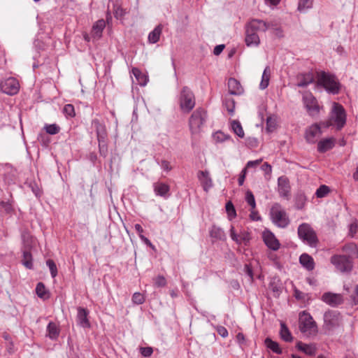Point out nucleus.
I'll return each mask as SVG.
<instances>
[{
	"label": "nucleus",
	"mask_w": 358,
	"mask_h": 358,
	"mask_svg": "<svg viewBox=\"0 0 358 358\" xmlns=\"http://www.w3.org/2000/svg\"><path fill=\"white\" fill-rule=\"evenodd\" d=\"M272 23L262 20L252 19L245 24V42L248 46L258 45L260 43L258 31H266L272 26Z\"/></svg>",
	"instance_id": "obj_1"
},
{
	"label": "nucleus",
	"mask_w": 358,
	"mask_h": 358,
	"mask_svg": "<svg viewBox=\"0 0 358 358\" xmlns=\"http://www.w3.org/2000/svg\"><path fill=\"white\" fill-rule=\"evenodd\" d=\"M316 85L323 87L327 92L338 94L341 89V84L337 77L329 72L320 71L316 72Z\"/></svg>",
	"instance_id": "obj_2"
},
{
	"label": "nucleus",
	"mask_w": 358,
	"mask_h": 358,
	"mask_svg": "<svg viewBox=\"0 0 358 358\" xmlns=\"http://www.w3.org/2000/svg\"><path fill=\"white\" fill-rule=\"evenodd\" d=\"M299 329L307 337H315L318 334V327L311 315L306 310L299 314Z\"/></svg>",
	"instance_id": "obj_3"
},
{
	"label": "nucleus",
	"mask_w": 358,
	"mask_h": 358,
	"mask_svg": "<svg viewBox=\"0 0 358 358\" xmlns=\"http://www.w3.org/2000/svg\"><path fill=\"white\" fill-rule=\"evenodd\" d=\"M346 119L347 115L344 107L341 104L334 102L333 104L331 117L326 122H323L322 124L326 127L334 125L336 126V129L340 131L345 125Z\"/></svg>",
	"instance_id": "obj_4"
},
{
	"label": "nucleus",
	"mask_w": 358,
	"mask_h": 358,
	"mask_svg": "<svg viewBox=\"0 0 358 358\" xmlns=\"http://www.w3.org/2000/svg\"><path fill=\"white\" fill-rule=\"evenodd\" d=\"M178 103L180 110L189 113L196 105V99L193 92L187 86H184L179 94Z\"/></svg>",
	"instance_id": "obj_5"
},
{
	"label": "nucleus",
	"mask_w": 358,
	"mask_h": 358,
	"mask_svg": "<svg viewBox=\"0 0 358 358\" xmlns=\"http://www.w3.org/2000/svg\"><path fill=\"white\" fill-rule=\"evenodd\" d=\"M269 215L272 222L278 227L285 228L290 223L287 213L280 203H275L271 206Z\"/></svg>",
	"instance_id": "obj_6"
},
{
	"label": "nucleus",
	"mask_w": 358,
	"mask_h": 358,
	"mask_svg": "<svg viewBox=\"0 0 358 358\" xmlns=\"http://www.w3.org/2000/svg\"><path fill=\"white\" fill-rule=\"evenodd\" d=\"M207 117V112L203 108H196L189 118V127L192 135L201 132Z\"/></svg>",
	"instance_id": "obj_7"
},
{
	"label": "nucleus",
	"mask_w": 358,
	"mask_h": 358,
	"mask_svg": "<svg viewBox=\"0 0 358 358\" xmlns=\"http://www.w3.org/2000/svg\"><path fill=\"white\" fill-rule=\"evenodd\" d=\"M299 238L312 248H316L319 243L317 234L313 227L307 223H303L298 227Z\"/></svg>",
	"instance_id": "obj_8"
},
{
	"label": "nucleus",
	"mask_w": 358,
	"mask_h": 358,
	"mask_svg": "<svg viewBox=\"0 0 358 358\" xmlns=\"http://www.w3.org/2000/svg\"><path fill=\"white\" fill-rule=\"evenodd\" d=\"M92 124L95 127L97 139L99 141V148L100 155L106 157L108 153L107 138L108 134L106 126L100 122L99 120H94Z\"/></svg>",
	"instance_id": "obj_9"
},
{
	"label": "nucleus",
	"mask_w": 358,
	"mask_h": 358,
	"mask_svg": "<svg viewBox=\"0 0 358 358\" xmlns=\"http://www.w3.org/2000/svg\"><path fill=\"white\" fill-rule=\"evenodd\" d=\"M302 100L304 106L309 114L312 117L319 115L322 106H320L316 97L309 91H305L302 93Z\"/></svg>",
	"instance_id": "obj_10"
},
{
	"label": "nucleus",
	"mask_w": 358,
	"mask_h": 358,
	"mask_svg": "<svg viewBox=\"0 0 358 358\" xmlns=\"http://www.w3.org/2000/svg\"><path fill=\"white\" fill-rule=\"evenodd\" d=\"M331 263L341 273H350L353 268V262L346 255H334L330 259Z\"/></svg>",
	"instance_id": "obj_11"
},
{
	"label": "nucleus",
	"mask_w": 358,
	"mask_h": 358,
	"mask_svg": "<svg viewBox=\"0 0 358 358\" xmlns=\"http://www.w3.org/2000/svg\"><path fill=\"white\" fill-rule=\"evenodd\" d=\"M105 27L106 22L103 19L96 21L92 25L90 34L85 33L83 34L84 39L87 42L91 40L97 41L100 39Z\"/></svg>",
	"instance_id": "obj_12"
},
{
	"label": "nucleus",
	"mask_w": 358,
	"mask_h": 358,
	"mask_svg": "<svg viewBox=\"0 0 358 358\" xmlns=\"http://www.w3.org/2000/svg\"><path fill=\"white\" fill-rule=\"evenodd\" d=\"M341 314L338 311L329 310L324 315V327L328 330H331L340 325Z\"/></svg>",
	"instance_id": "obj_13"
},
{
	"label": "nucleus",
	"mask_w": 358,
	"mask_h": 358,
	"mask_svg": "<svg viewBox=\"0 0 358 358\" xmlns=\"http://www.w3.org/2000/svg\"><path fill=\"white\" fill-rule=\"evenodd\" d=\"M0 89L2 92L8 95L16 94L20 89V85L15 78L10 77L2 80L0 83Z\"/></svg>",
	"instance_id": "obj_14"
},
{
	"label": "nucleus",
	"mask_w": 358,
	"mask_h": 358,
	"mask_svg": "<svg viewBox=\"0 0 358 358\" xmlns=\"http://www.w3.org/2000/svg\"><path fill=\"white\" fill-rule=\"evenodd\" d=\"M291 185L289 178L285 176H282L278 179V192L280 197L285 200H289L291 198Z\"/></svg>",
	"instance_id": "obj_15"
},
{
	"label": "nucleus",
	"mask_w": 358,
	"mask_h": 358,
	"mask_svg": "<svg viewBox=\"0 0 358 358\" xmlns=\"http://www.w3.org/2000/svg\"><path fill=\"white\" fill-rule=\"evenodd\" d=\"M262 238L264 244L268 249L273 251H277L280 249L281 244L279 240L270 230L265 229L262 232Z\"/></svg>",
	"instance_id": "obj_16"
},
{
	"label": "nucleus",
	"mask_w": 358,
	"mask_h": 358,
	"mask_svg": "<svg viewBox=\"0 0 358 358\" xmlns=\"http://www.w3.org/2000/svg\"><path fill=\"white\" fill-rule=\"evenodd\" d=\"M322 134L320 124L315 123L308 127L304 134L305 139L309 143H315L317 141L316 137Z\"/></svg>",
	"instance_id": "obj_17"
},
{
	"label": "nucleus",
	"mask_w": 358,
	"mask_h": 358,
	"mask_svg": "<svg viewBox=\"0 0 358 358\" xmlns=\"http://www.w3.org/2000/svg\"><path fill=\"white\" fill-rule=\"evenodd\" d=\"M230 236L232 240L239 245H247L251 239L250 234L248 231L241 230L237 234L234 227L230 229Z\"/></svg>",
	"instance_id": "obj_18"
},
{
	"label": "nucleus",
	"mask_w": 358,
	"mask_h": 358,
	"mask_svg": "<svg viewBox=\"0 0 358 358\" xmlns=\"http://www.w3.org/2000/svg\"><path fill=\"white\" fill-rule=\"evenodd\" d=\"M321 299L322 301L331 306H337L343 303V297L342 294L329 292L324 293Z\"/></svg>",
	"instance_id": "obj_19"
},
{
	"label": "nucleus",
	"mask_w": 358,
	"mask_h": 358,
	"mask_svg": "<svg viewBox=\"0 0 358 358\" xmlns=\"http://www.w3.org/2000/svg\"><path fill=\"white\" fill-rule=\"evenodd\" d=\"M316 74L313 72L308 71L306 73H300L296 76V85L299 87H306L308 85L314 83L316 80Z\"/></svg>",
	"instance_id": "obj_20"
},
{
	"label": "nucleus",
	"mask_w": 358,
	"mask_h": 358,
	"mask_svg": "<svg viewBox=\"0 0 358 358\" xmlns=\"http://www.w3.org/2000/svg\"><path fill=\"white\" fill-rule=\"evenodd\" d=\"M197 178L201 183L203 189L208 192L213 187V181L208 171H199Z\"/></svg>",
	"instance_id": "obj_21"
},
{
	"label": "nucleus",
	"mask_w": 358,
	"mask_h": 358,
	"mask_svg": "<svg viewBox=\"0 0 358 358\" xmlns=\"http://www.w3.org/2000/svg\"><path fill=\"white\" fill-rule=\"evenodd\" d=\"M89 310L82 307L78 308V321L79 324L85 329L91 327V324L88 318Z\"/></svg>",
	"instance_id": "obj_22"
},
{
	"label": "nucleus",
	"mask_w": 358,
	"mask_h": 358,
	"mask_svg": "<svg viewBox=\"0 0 358 358\" xmlns=\"http://www.w3.org/2000/svg\"><path fill=\"white\" fill-rule=\"evenodd\" d=\"M336 143V139L333 137L324 138L317 143V151L320 153H324L331 150Z\"/></svg>",
	"instance_id": "obj_23"
},
{
	"label": "nucleus",
	"mask_w": 358,
	"mask_h": 358,
	"mask_svg": "<svg viewBox=\"0 0 358 358\" xmlns=\"http://www.w3.org/2000/svg\"><path fill=\"white\" fill-rule=\"evenodd\" d=\"M229 92L231 94L240 95L243 92V87L240 82L234 78H230L227 82Z\"/></svg>",
	"instance_id": "obj_24"
},
{
	"label": "nucleus",
	"mask_w": 358,
	"mask_h": 358,
	"mask_svg": "<svg viewBox=\"0 0 358 358\" xmlns=\"http://www.w3.org/2000/svg\"><path fill=\"white\" fill-rule=\"evenodd\" d=\"M342 251L348 257L354 260L358 258V246L355 243H348L342 247Z\"/></svg>",
	"instance_id": "obj_25"
},
{
	"label": "nucleus",
	"mask_w": 358,
	"mask_h": 358,
	"mask_svg": "<svg viewBox=\"0 0 358 358\" xmlns=\"http://www.w3.org/2000/svg\"><path fill=\"white\" fill-rule=\"evenodd\" d=\"M296 348L299 351L310 356H314L317 351L315 343L306 344L301 341H298L296 344Z\"/></svg>",
	"instance_id": "obj_26"
},
{
	"label": "nucleus",
	"mask_w": 358,
	"mask_h": 358,
	"mask_svg": "<svg viewBox=\"0 0 358 358\" xmlns=\"http://www.w3.org/2000/svg\"><path fill=\"white\" fill-rule=\"evenodd\" d=\"M299 262L308 271H312L315 268L314 259L307 253H303L300 256Z\"/></svg>",
	"instance_id": "obj_27"
},
{
	"label": "nucleus",
	"mask_w": 358,
	"mask_h": 358,
	"mask_svg": "<svg viewBox=\"0 0 358 358\" xmlns=\"http://www.w3.org/2000/svg\"><path fill=\"white\" fill-rule=\"evenodd\" d=\"M154 191L157 195L166 197L169 195L170 186L164 182H157L154 184Z\"/></svg>",
	"instance_id": "obj_28"
},
{
	"label": "nucleus",
	"mask_w": 358,
	"mask_h": 358,
	"mask_svg": "<svg viewBox=\"0 0 358 358\" xmlns=\"http://www.w3.org/2000/svg\"><path fill=\"white\" fill-rule=\"evenodd\" d=\"M294 206L297 210H303L307 202V196L303 192H298L294 198Z\"/></svg>",
	"instance_id": "obj_29"
},
{
	"label": "nucleus",
	"mask_w": 358,
	"mask_h": 358,
	"mask_svg": "<svg viewBox=\"0 0 358 358\" xmlns=\"http://www.w3.org/2000/svg\"><path fill=\"white\" fill-rule=\"evenodd\" d=\"M264 345L267 349L270 350L273 352L277 355H281L282 353V350L280 347V345L276 341H273L270 338H266L264 340Z\"/></svg>",
	"instance_id": "obj_30"
},
{
	"label": "nucleus",
	"mask_w": 358,
	"mask_h": 358,
	"mask_svg": "<svg viewBox=\"0 0 358 358\" xmlns=\"http://www.w3.org/2000/svg\"><path fill=\"white\" fill-rule=\"evenodd\" d=\"M131 72L136 78L140 85H145L148 81V77L146 74L143 73L139 69L134 67L131 69Z\"/></svg>",
	"instance_id": "obj_31"
},
{
	"label": "nucleus",
	"mask_w": 358,
	"mask_h": 358,
	"mask_svg": "<svg viewBox=\"0 0 358 358\" xmlns=\"http://www.w3.org/2000/svg\"><path fill=\"white\" fill-rule=\"evenodd\" d=\"M271 76V70L270 66H266L262 74V80L259 87L262 90L266 89L268 85Z\"/></svg>",
	"instance_id": "obj_32"
},
{
	"label": "nucleus",
	"mask_w": 358,
	"mask_h": 358,
	"mask_svg": "<svg viewBox=\"0 0 358 358\" xmlns=\"http://www.w3.org/2000/svg\"><path fill=\"white\" fill-rule=\"evenodd\" d=\"M36 293L37 296L43 300L48 299L50 297L49 292L45 287L44 284L41 282L36 285Z\"/></svg>",
	"instance_id": "obj_33"
},
{
	"label": "nucleus",
	"mask_w": 358,
	"mask_h": 358,
	"mask_svg": "<svg viewBox=\"0 0 358 358\" xmlns=\"http://www.w3.org/2000/svg\"><path fill=\"white\" fill-rule=\"evenodd\" d=\"M162 25H157L148 36V41L151 43H155L159 41L162 31Z\"/></svg>",
	"instance_id": "obj_34"
},
{
	"label": "nucleus",
	"mask_w": 358,
	"mask_h": 358,
	"mask_svg": "<svg viewBox=\"0 0 358 358\" xmlns=\"http://www.w3.org/2000/svg\"><path fill=\"white\" fill-rule=\"evenodd\" d=\"M280 338L285 342H292L293 341V336L285 323H281L280 324Z\"/></svg>",
	"instance_id": "obj_35"
},
{
	"label": "nucleus",
	"mask_w": 358,
	"mask_h": 358,
	"mask_svg": "<svg viewBox=\"0 0 358 358\" xmlns=\"http://www.w3.org/2000/svg\"><path fill=\"white\" fill-rule=\"evenodd\" d=\"M22 263L27 268H33L32 256L30 250L24 249Z\"/></svg>",
	"instance_id": "obj_36"
},
{
	"label": "nucleus",
	"mask_w": 358,
	"mask_h": 358,
	"mask_svg": "<svg viewBox=\"0 0 358 358\" xmlns=\"http://www.w3.org/2000/svg\"><path fill=\"white\" fill-rule=\"evenodd\" d=\"M22 239L24 249L30 250L35 244V239L29 233L24 232Z\"/></svg>",
	"instance_id": "obj_37"
},
{
	"label": "nucleus",
	"mask_w": 358,
	"mask_h": 358,
	"mask_svg": "<svg viewBox=\"0 0 358 358\" xmlns=\"http://www.w3.org/2000/svg\"><path fill=\"white\" fill-rule=\"evenodd\" d=\"M231 128L238 137L243 138L245 136L243 129L239 121L232 120L231 122Z\"/></svg>",
	"instance_id": "obj_38"
},
{
	"label": "nucleus",
	"mask_w": 358,
	"mask_h": 358,
	"mask_svg": "<svg viewBox=\"0 0 358 358\" xmlns=\"http://www.w3.org/2000/svg\"><path fill=\"white\" fill-rule=\"evenodd\" d=\"M48 336L51 339H55L59 335V330L55 323L50 322L47 327Z\"/></svg>",
	"instance_id": "obj_39"
},
{
	"label": "nucleus",
	"mask_w": 358,
	"mask_h": 358,
	"mask_svg": "<svg viewBox=\"0 0 358 358\" xmlns=\"http://www.w3.org/2000/svg\"><path fill=\"white\" fill-rule=\"evenodd\" d=\"M228 218L231 220L236 217V211L233 203L231 201L227 202L225 206Z\"/></svg>",
	"instance_id": "obj_40"
},
{
	"label": "nucleus",
	"mask_w": 358,
	"mask_h": 358,
	"mask_svg": "<svg viewBox=\"0 0 358 358\" xmlns=\"http://www.w3.org/2000/svg\"><path fill=\"white\" fill-rule=\"evenodd\" d=\"M331 192L330 188L326 185H322L316 190L315 196L317 198H323Z\"/></svg>",
	"instance_id": "obj_41"
},
{
	"label": "nucleus",
	"mask_w": 358,
	"mask_h": 358,
	"mask_svg": "<svg viewBox=\"0 0 358 358\" xmlns=\"http://www.w3.org/2000/svg\"><path fill=\"white\" fill-rule=\"evenodd\" d=\"M224 234V231L219 227L213 226L210 231V236L216 240H220L223 238Z\"/></svg>",
	"instance_id": "obj_42"
},
{
	"label": "nucleus",
	"mask_w": 358,
	"mask_h": 358,
	"mask_svg": "<svg viewBox=\"0 0 358 358\" xmlns=\"http://www.w3.org/2000/svg\"><path fill=\"white\" fill-rule=\"evenodd\" d=\"M224 105L229 114H233L235 110L236 103L232 98H225Z\"/></svg>",
	"instance_id": "obj_43"
},
{
	"label": "nucleus",
	"mask_w": 358,
	"mask_h": 358,
	"mask_svg": "<svg viewBox=\"0 0 358 358\" xmlns=\"http://www.w3.org/2000/svg\"><path fill=\"white\" fill-rule=\"evenodd\" d=\"M114 16L119 20H122L126 14V10L119 4L114 5L113 8Z\"/></svg>",
	"instance_id": "obj_44"
},
{
	"label": "nucleus",
	"mask_w": 358,
	"mask_h": 358,
	"mask_svg": "<svg viewBox=\"0 0 358 358\" xmlns=\"http://www.w3.org/2000/svg\"><path fill=\"white\" fill-rule=\"evenodd\" d=\"M44 129L45 130L47 134L50 135H55L59 132L60 127L56 124H45L44 126Z\"/></svg>",
	"instance_id": "obj_45"
},
{
	"label": "nucleus",
	"mask_w": 358,
	"mask_h": 358,
	"mask_svg": "<svg viewBox=\"0 0 358 358\" xmlns=\"http://www.w3.org/2000/svg\"><path fill=\"white\" fill-rule=\"evenodd\" d=\"M245 201L252 208H256L255 196L250 190H248L245 193Z\"/></svg>",
	"instance_id": "obj_46"
},
{
	"label": "nucleus",
	"mask_w": 358,
	"mask_h": 358,
	"mask_svg": "<svg viewBox=\"0 0 358 358\" xmlns=\"http://www.w3.org/2000/svg\"><path fill=\"white\" fill-rule=\"evenodd\" d=\"M145 299L143 294L135 292L132 296V301L134 303L141 305L144 303Z\"/></svg>",
	"instance_id": "obj_47"
},
{
	"label": "nucleus",
	"mask_w": 358,
	"mask_h": 358,
	"mask_svg": "<svg viewBox=\"0 0 358 358\" xmlns=\"http://www.w3.org/2000/svg\"><path fill=\"white\" fill-rule=\"evenodd\" d=\"M277 127V122L275 118L272 117H268L266 120V129L272 132Z\"/></svg>",
	"instance_id": "obj_48"
},
{
	"label": "nucleus",
	"mask_w": 358,
	"mask_h": 358,
	"mask_svg": "<svg viewBox=\"0 0 358 358\" xmlns=\"http://www.w3.org/2000/svg\"><path fill=\"white\" fill-rule=\"evenodd\" d=\"M46 265L50 269L52 277L55 278L57 274V269L55 262L52 259H48L46 261Z\"/></svg>",
	"instance_id": "obj_49"
},
{
	"label": "nucleus",
	"mask_w": 358,
	"mask_h": 358,
	"mask_svg": "<svg viewBox=\"0 0 358 358\" xmlns=\"http://www.w3.org/2000/svg\"><path fill=\"white\" fill-rule=\"evenodd\" d=\"M153 280L154 285L157 287H163L166 285V280L163 275H157Z\"/></svg>",
	"instance_id": "obj_50"
},
{
	"label": "nucleus",
	"mask_w": 358,
	"mask_h": 358,
	"mask_svg": "<svg viewBox=\"0 0 358 358\" xmlns=\"http://www.w3.org/2000/svg\"><path fill=\"white\" fill-rule=\"evenodd\" d=\"M358 232V222L354 221L350 224L349 227V236L354 237L355 235Z\"/></svg>",
	"instance_id": "obj_51"
},
{
	"label": "nucleus",
	"mask_w": 358,
	"mask_h": 358,
	"mask_svg": "<svg viewBox=\"0 0 358 358\" xmlns=\"http://www.w3.org/2000/svg\"><path fill=\"white\" fill-rule=\"evenodd\" d=\"M139 350L141 355L144 357H149L153 353V349L151 347H141Z\"/></svg>",
	"instance_id": "obj_52"
},
{
	"label": "nucleus",
	"mask_w": 358,
	"mask_h": 358,
	"mask_svg": "<svg viewBox=\"0 0 358 358\" xmlns=\"http://www.w3.org/2000/svg\"><path fill=\"white\" fill-rule=\"evenodd\" d=\"M214 138L217 141V142H222V141H224L227 139H229L230 138V136H228V135H226L225 134H224L223 132L222 131H217L215 134H214Z\"/></svg>",
	"instance_id": "obj_53"
},
{
	"label": "nucleus",
	"mask_w": 358,
	"mask_h": 358,
	"mask_svg": "<svg viewBox=\"0 0 358 358\" xmlns=\"http://www.w3.org/2000/svg\"><path fill=\"white\" fill-rule=\"evenodd\" d=\"M313 4L312 0H299V9L303 10L305 8H310Z\"/></svg>",
	"instance_id": "obj_54"
},
{
	"label": "nucleus",
	"mask_w": 358,
	"mask_h": 358,
	"mask_svg": "<svg viewBox=\"0 0 358 358\" xmlns=\"http://www.w3.org/2000/svg\"><path fill=\"white\" fill-rule=\"evenodd\" d=\"M262 161L263 159L262 158L255 161H249L244 169H246L247 171L250 168H257L262 162Z\"/></svg>",
	"instance_id": "obj_55"
},
{
	"label": "nucleus",
	"mask_w": 358,
	"mask_h": 358,
	"mask_svg": "<svg viewBox=\"0 0 358 358\" xmlns=\"http://www.w3.org/2000/svg\"><path fill=\"white\" fill-rule=\"evenodd\" d=\"M250 219L252 221H259L261 220V216L259 214V212L256 210V208L250 209Z\"/></svg>",
	"instance_id": "obj_56"
},
{
	"label": "nucleus",
	"mask_w": 358,
	"mask_h": 358,
	"mask_svg": "<svg viewBox=\"0 0 358 358\" xmlns=\"http://www.w3.org/2000/svg\"><path fill=\"white\" fill-rule=\"evenodd\" d=\"M294 296L299 301H305L307 295L301 291L295 289L294 290Z\"/></svg>",
	"instance_id": "obj_57"
},
{
	"label": "nucleus",
	"mask_w": 358,
	"mask_h": 358,
	"mask_svg": "<svg viewBox=\"0 0 358 358\" xmlns=\"http://www.w3.org/2000/svg\"><path fill=\"white\" fill-rule=\"evenodd\" d=\"M0 209L6 213H10L12 210V206L8 202L0 201Z\"/></svg>",
	"instance_id": "obj_58"
},
{
	"label": "nucleus",
	"mask_w": 358,
	"mask_h": 358,
	"mask_svg": "<svg viewBox=\"0 0 358 358\" xmlns=\"http://www.w3.org/2000/svg\"><path fill=\"white\" fill-rule=\"evenodd\" d=\"M246 174H247L246 169H243L242 170L241 174L239 175V177L238 179L239 186H242L243 185L245 177H246Z\"/></svg>",
	"instance_id": "obj_59"
},
{
	"label": "nucleus",
	"mask_w": 358,
	"mask_h": 358,
	"mask_svg": "<svg viewBox=\"0 0 358 358\" xmlns=\"http://www.w3.org/2000/svg\"><path fill=\"white\" fill-rule=\"evenodd\" d=\"M245 272L246 273V274L250 278L251 280L252 281L253 280V271H252V266L250 264H246L245 265Z\"/></svg>",
	"instance_id": "obj_60"
},
{
	"label": "nucleus",
	"mask_w": 358,
	"mask_h": 358,
	"mask_svg": "<svg viewBox=\"0 0 358 358\" xmlns=\"http://www.w3.org/2000/svg\"><path fill=\"white\" fill-rule=\"evenodd\" d=\"M106 26L108 25V29L110 31L112 30V16L110 12H107L106 16Z\"/></svg>",
	"instance_id": "obj_61"
},
{
	"label": "nucleus",
	"mask_w": 358,
	"mask_h": 358,
	"mask_svg": "<svg viewBox=\"0 0 358 358\" xmlns=\"http://www.w3.org/2000/svg\"><path fill=\"white\" fill-rule=\"evenodd\" d=\"M161 166L166 171H170L172 169L170 162L167 160H162L161 162Z\"/></svg>",
	"instance_id": "obj_62"
},
{
	"label": "nucleus",
	"mask_w": 358,
	"mask_h": 358,
	"mask_svg": "<svg viewBox=\"0 0 358 358\" xmlns=\"http://www.w3.org/2000/svg\"><path fill=\"white\" fill-rule=\"evenodd\" d=\"M224 45H218L215 47L213 53L215 55H219L224 49Z\"/></svg>",
	"instance_id": "obj_63"
},
{
	"label": "nucleus",
	"mask_w": 358,
	"mask_h": 358,
	"mask_svg": "<svg viewBox=\"0 0 358 358\" xmlns=\"http://www.w3.org/2000/svg\"><path fill=\"white\" fill-rule=\"evenodd\" d=\"M355 304H358V285L356 286L355 294L351 296Z\"/></svg>",
	"instance_id": "obj_64"
}]
</instances>
